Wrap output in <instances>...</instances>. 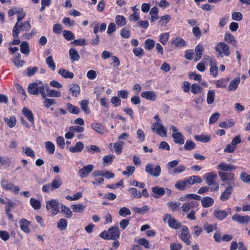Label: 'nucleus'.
I'll return each mask as SVG.
<instances>
[{"label":"nucleus","instance_id":"obj_1","mask_svg":"<svg viewBox=\"0 0 250 250\" xmlns=\"http://www.w3.org/2000/svg\"><path fill=\"white\" fill-rule=\"evenodd\" d=\"M45 84L42 82L40 81L39 83H30L28 86V92L32 95H38L40 93L42 98H45L46 96L45 92Z\"/></svg>","mask_w":250,"mask_h":250},{"label":"nucleus","instance_id":"obj_2","mask_svg":"<svg viewBox=\"0 0 250 250\" xmlns=\"http://www.w3.org/2000/svg\"><path fill=\"white\" fill-rule=\"evenodd\" d=\"M179 161L177 160L169 162L167 165L168 173L169 175L174 176L180 174L186 170V167L184 165L178 166Z\"/></svg>","mask_w":250,"mask_h":250},{"label":"nucleus","instance_id":"obj_3","mask_svg":"<svg viewBox=\"0 0 250 250\" xmlns=\"http://www.w3.org/2000/svg\"><path fill=\"white\" fill-rule=\"evenodd\" d=\"M215 50L217 54V56L219 57L229 56L230 54L229 46L224 42L218 43L215 47Z\"/></svg>","mask_w":250,"mask_h":250},{"label":"nucleus","instance_id":"obj_4","mask_svg":"<svg viewBox=\"0 0 250 250\" xmlns=\"http://www.w3.org/2000/svg\"><path fill=\"white\" fill-rule=\"evenodd\" d=\"M16 30L14 31L15 26L13 28L12 35L14 38L18 37L20 31H27L30 30L31 28V25L29 21H25L24 22L19 21V23L16 27Z\"/></svg>","mask_w":250,"mask_h":250},{"label":"nucleus","instance_id":"obj_5","mask_svg":"<svg viewBox=\"0 0 250 250\" xmlns=\"http://www.w3.org/2000/svg\"><path fill=\"white\" fill-rule=\"evenodd\" d=\"M145 170L149 175L158 177L161 174V168L159 165L154 166L153 164L148 163L146 166Z\"/></svg>","mask_w":250,"mask_h":250},{"label":"nucleus","instance_id":"obj_6","mask_svg":"<svg viewBox=\"0 0 250 250\" xmlns=\"http://www.w3.org/2000/svg\"><path fill=\"white\" fill-rule=\"evenodd\" d=\"M61 204L57 200L52 199L46 202V208L47 210L51 209L52 214L54 216L60 212Z\"/></svg>","mask_w":250,"mask_h":250},{"label":"nucleus","instance_id":"obj_7","mask_svg":"<svg viewBox=\"0 0 250 250\" xmlns=\"http://www.w3.org/2000/svg\"><path fill=\"white\" fill-rule=\"evenodd\" d=\"M218 175L222 182H226L229 186L234 187V174L231 172L219 171Z\"/></svg>","mask_w":250,"mask_h":250},{"label":"nucleus","instance_id":"obj_8","mask_svg":"<svg viewBox=\"0 0 250 250\" xmlns=\"http://www.w3.org/2000/svg\"><path fill=\"white\" fill-rule=\"evenodd\" d=\"M170 130L172 131V137L174 142L179 145L184 144L185 142L184 136L181 132H178L177 128L175 126L171 125Z\"/></svg>","mask_w":250,"mask_h":250},{"label":"nucleus","instance_id":"obj_9","mask_svg":"<svg viewBox=\"0 0 250 250\" xmlns=\"http://www.w3.org/2000/svg\"><path fill=\"white\" fill-rule=\"evenodd\" d=\"M1 185L3 189L6 190H12L14 193H18L20 191L18 186H15L13 183L7 180H1Z\"/></svg>","mask_w":250,"mask_h":250},{"label":"nucleus","instance_id":"obj_10","mask_svg":"<svg viewBox=\"0 0 250 250\" xmlns=\"http://www.w3.org/2000/svg\"><path fill=\"white\" fill-rule=\"evenodd\" d=\"M163 220L167 222L169 227L174 229H178L181 226V223L172 217L170 214H166Z\"/></svg>","mask_w":250,"mask_h":250},{"label":"nucleus","instance_id":"obj_11","mask_svg":"<svg viewBox=\"0 0 250 250\" xmlns=\"http://www.w3.org/2000/svg\"><path fill=\"white\" fill-rule=\"evenodd\" d=\"M152 129L160 136L166 137L167 135V129L162 124L159 123H154L152 125Z\"/></svg>","mask_w":250,"mask_h":250},{"label":"nucleus","instance_id":"obj_12","mask_svg":"<svg viewBox=\"0 0 250 250\" xmlns=\"http://www.w3.org/2000/svg\"><path fill=\"white\" fill-rule=\"evenodd\" d=\"M199 204L196 201H190L184 203L182 207V211L184 212H188L191 210H192L193 208H197Z\"/></svg>","mask_w":250,"mask_h":250},{"label":"nucleus","instance_id":"obj_13","mask_svg":"<svg viewBox=\"0 0 250 250\" xmlns=\"http://www.w3.org/2000/svg\"><path fill=\"white\" fill-rule=\"evenodd\" d=\"M190 237L188 228L187 226H183L181 230L180 238L187 245H189L190 244Z\"/></svg>","mask_w":250,"mask_h":250},{"label":"nucleus","instance_id":"obj_14","mask_svg":"<svg viewBox=\"0 0 250 250\" xmlns=\"http://www.w3.org/2000/svg\"><path fill=\"white\" fill-rule=\"evenodd\" d=\"M142 98L148 100L154 101L157 97L156 92L154 91H147L142 92L141 94Z\"/></svg>","mask_w":250,"mask_h":250},{"label":"nucleus","instance_id":"obj_15","mask_svg":"<svg viewBox=\"0 0 250 250\" xmlns=\"http://www.w3.org/2000/svg\"><path fill=\"white\" fill-rule=\"evenodd\" d=\"M152 196L156 199L160 198L165 194V188L158 186L152 188Z\"/></svg>","mask_w":250,"mask_h":250},{"label":"nucleus","instance_id":"obj_16","mask_svg":"<svg viewBox=\"0 0 250 250\" xmlns=\"http://www.w3.org/2000/svg\"><path fill=\"white\" fill-rule=\"evenodd\" d=\"M233 190V186H228L225 190L221 193L220 199L223 201L228 200Z\"/></svg>","mask_w":250,"mask_h":250},{"label":"nucleus","instance_id":"obj_17","mask_svg":"<svg viewBox=\"0 0 250 250\" xmlns=\"http://www.w3.org/2000/svg\"><path fill=\"white\" fill-rule=\"evenodd\" d=\"M93 168L94 166L93 165H87L84 166L82 169L79 170L80 176L82 178L86 177L93 170Z\"/></svg>","mask_w":250,"mask_h":250},{"label":"nucleus","instance_id":"obj_18","mask_svg":"<svg viewBox=\"0 0 250 250\" xmlns=\"http://www.w3.org/2000/svg\"><path fill=\"white\" fill-rule=\"evenodd\" d=\"M217 168L222 171H224L223 172L231 171L235 170L236 167L231 164L222 162L219 165H218Z\"/></svg>","mask_w":250,"mask_h":250},{"label":"nucleus","instance_id":"obj_19","mask_svg":"<svg viewBox=\"0 0 250 250\" xmlns=\"http://www.w3.org/2000/svg\"><path fill=\"white\" fill-rule=\"evenodd\" d=\"M217 177V174L214 172H208L204 175V178L208 186L213 184L214 182H216L215 180Z\"/></svg>","mask_w":250,"mask_h":250},{"label":"nucleus","instance_id":"obj_20","mask_svg":"<svg viewBox=\"0 0 250 250\" xmlns=\"http://www.w3.org/2000/svg\"><path fill=\"white\" fill-rule=\"evenodd\" d=\"M232 219L241 224H247L250 221V217L248 215L243 216L235 214L232 216Z\"/></svg>","mask_w":250,"mask_h":250},{"label":"nucleus","instance_id":"obj_21","mask_svg":"<svg viewBox=\"0 0 250 250\" xmlns=\"http://www.w3.org/2000/svg\"><path fill=\"white\" fill-rule=\"evenodd\" d=\"M185 180L187 185H192L195 183H201L203 181L202 179L199 176L196 175L188 177Z\"/></svg>","mask_w":250,"mask_h":250},{"label":"nucleus","instance_id":"obj_22","mask_svg":"<svg viewBox=\"0 0 250 250\" xmlns=\"http://www.w3.org/2000/svg\"><path fill=\"white\" fill-rule=\"evenodd\" d=\"M108 230L111 240H117L119 238L120 232L118 227H111L108 229Z\"/></svg>","mask_w":250,"mask_h":250},{"label":"nucleus","instance_id":"obj_23","mask_svg":"<svg viewBox=\"0 0 250 250\" xmlns=\"http://www.w3.org/2000/svg\"><path fill=\"white\" fill-rule=\"evenodd\" d=\"M21 229L25 233H29L30 232L29 229L30 222L25 219L22 218L19 222Z\"/></svg>","mask_w":250,"mask_h":250},{"label":"nucleus","instance_id":"obj_24","mask_svg":"<svg viewBox=\"0 0 250 250\" xmlns=\"http://www.w3.org/2000/svg\"><path fill=\"white\" fill-rule=\"evenodd\" d=\"M204 50V47L202 44L199 43L196 46L194 50L195 53H196V56L194 59V61L195 62H197L201 59Z\"/></svg>","mask_w":250,"mask_h":250},{"label":"nucleus","instance_id":"obj_25","mask_svg":"<svg viewBox=\"0 0 250 250\" xmlns=\"http://www.w3.org/2000/svg\"><path fill=\"white\" fill-rule=\"evenodd\" d=\"M45 91L46 90L47 92V94L46 95L48 97L56 98L61 97V93L60 91L50 89L47 84H45Z\"/></svg>","mask_w":250,"mask_h":250},{"label":"nucleus","instance_id":"obj_26","mask_svg":"<svg viewBox=\"0 0 250 250\" xmlns=\"http://www.w3.org/2000/svg\"><path fill=\"white\" fill-rule=\"evenodd\" d=\"M214 200L210 197L206 196L201 199L202 205L204 208H208L213 205Z\"/></svg>","mask_w":250,"mask_h":250},{"label":"nucleus","instance_id":"obj_27","mask_svg":"<svg viewBox=\"0 0 250 250\" xmlns=\"http://www.w3.org/2000/svg\"><path fill=\"white\" fill-rule=\"evenodd\" d=\"M240 82V79L239 77L234 78L232 80L228 87L229 91H233L237 89L238 85Z\"/></svg>","mask_w":250,"mask_h":250},{"label":"nucleus","instance_id":"obj_28","mask_svg":"<svg viewBox=\"0 0 250 250\" xmlns=\"http://www.w3.org/2000/svg\"><path fill=\"white\" fill-rule=\"evenodd\" d=\"M16 11L19 12L18 13H16L17 14V21L15 25V29L14 30L16 29V26H18L19 23V21H21L25 17V13H24L23 9L22 8L16 7Z\"/></svg>","mask_w":250,"mask_h":250},{"label":"nucleus","instance_id":"obj_29","mask_svg":"<svg viewBox=\"0 0 250 250\" xmlns=\"http://www.w3.org/2000/svg\"><path fill=\"white\" fill-rule=\"evenodd\" d=\"M22 111L23 115L27 118L28 120L32 124H34V116L32 111L26 107H23Z\"/></svg>","mask_w":250,"mask_h":250},{"label":"nucleus","instance_id":"obj_30","mask_svg":"<svg viewBox=\"0 0 250 250\" xmlns=\"http://www.w3.org/2000/svg\"><path fill=\"white\" fill-rule=\"evenodd\" d=\"M159 10L157 7L154 6L150 11L149 14L151 16L150 19L151 22H154L158 19Z\"/></svg>","mask_w":250,"mask_h":250},{"label":"nucleus","instance_id":"obj_31","mask_svg":"<svg viewBox=\"0 0 250 250\" xmlns=\"http://www.w3.org/2000/svg\"><path fill=\"white\" fill-rule=\"evenodd\" d=\"M171 44L176 47H183L186 45V42L180 37H177L171 41Z\"/></svg>","mask_w":250,"mask_h":250},{"label":"nucleus","instance_id":"obj_32","mask_svg":"<svg viewBox=\"0 0 250 250\" xmlns=\"http://www.w3.org/2000/svg\"><path fill=\"white\" fill-rule=\"evenodd\" d=\"M3 121L10 128L14 127L17 123L16 117L14 116H10L9 118L5 117L3 118Z\"/></svg>","mask_w":250,"mask_h":250},{"label":"nucleus","instance_id":"obj_33","mask_svg":"<svg viewBox=\"0 0 250 250\" xmlns=\"http://www.w3.org/2000/svg\"><path fill=\"white\" fill-rule=\"evenodd\" d=\"M194 138L196 141L202 143H208L210 140V136L204 134L195 135Z\"/></svg>","mask_w":250,"mask_h":250},{"label":"nucleus","instance_id":"obj_34","mask_svg":"<svg viewBox=\"0 0 250 250\" xmlns=\"http://www.w3.org/2000/svg\"><path fill=\"white\" fill-rule=\"evenodd\" d=\"M228 213L227 211L223 210H215L214 215L215 217L219 220H222L228 216Z\"/></svg>","mask_w":250,"mask_h":250},{"label":"nucleus","instance_id":"obj_35","mask_svg":"<svg viewBox=\"0 0 250 250\" xmlns=\"http://www.w3.org/2000/svg\"><path fill=\"white\" fill-rule=\"evenodd\" d=\"M58 73L64 78L72 79L74 77V74L72 72H70L62 68L59 70Z\"/></svg>","mask_w":250,"mask_h":250},{"label":"nucleus","instance_id":"obj_36","mask_svg":"<svg viewBox=\"0 0 250 250\" xmlns=\"http://www.w3.org/2000/svg\"><path fill=\"white\" fill-rule=\"evenodd\" d=\"M21 55L20 53H17L15 57L13 59L12 62L17 67L22 66L25 62L23 60H20Z\"/></svg>","mask_w":250,"mask_h":250},{"label":"nucleus","instance_id":"obj_37","mask_svg":"<svg viewBox=\"0 0 250 250\" xmlns=\"http://www.w3.org/2000/svg\"><path fill=\"white\" fill-rule=\"evenodd\" d=\"M115 21L118 26L122 27L126 23L125 18L122 15H117L115 17Z\"/></svg>","mask_w":250,"mask_h":250},{"label":"nucleus","instance_id":"obj_38","mask_svg":"<svg viewBox=\"0 0 250 250\" xmlns=\"http://www.w3.org/2000/svg\"><path fill=\"white\" fill-rule=\"evenodd\" d=\"M22 152L27 156L30 157L33 159L35 158L36 157L34 151L29 147H23Z\"/></svg>","mask_w":250,"mask_h":250},{"label":"nucleus","instance_id":"obj_39","mask_svg":"<svg viewBox=\"0 0 250 250\" xmlns=\"http://www.w3.org/2000/svg\"><path fill=\"white\" fill-rule=\"evenodd\" d=\"M125 143L123 141H119L113 144L115 152L117 154H120L122 152L123 146Z\"/></svg>","mask_w":250,"mask_h":250},{"label":"nucleus","instance_id":"obj_40","mask_svg":"<svg viewBox=\"0 0 250 250\" xmlns=\"http://www.w3.org/2000/svg\"><path fill=\"white\" fill-rule=\"evenodd\" d=\"M92 128L96 132L100 134H104L106 132V130L104 126L100 124H92L91 125Z\"/></svg>","mask_w":250,"mask_h":250},{"label":"nucleus","instance_id":"obj_41","mask_svg":"<svg viewBox=\"0 0 250 250\" xmlns=\"http://www.w3.org/2000/svg\"><path fill=\"white\" fill-rule=\"evenodd\" d=\"M45 147L46 151L49 154H53L55 152V145L50 141H47L45 143Z\"/></svg>","mask_w":250,"mask_h":250},{"label":"nucleus","instance_id":"obj_42","mask_svg":"<svg viewBox=\"0 0 250 250\" xmlns=\"http://www.w3.org/2000/svg\"><path fill=\"white\" fill-rule=\"evenodd\" d=\"M30 204L31 207L36 210L41 208V204L40 201L34 198H31L30 199Z\"/></svg>","mask_w":250,"mask_h":250},{"label":"nucleus","instance_id":"obj_43","mask_svg":"<svg viewBox=\"0 0 250 250\" xmlns=\"http://www.w3.org/2000/svg\"><path fill=\"white\" fill-rule=\"evenodd\" d=\"M50 185L51 190L53 191L55 189L59 188L62 185V180L60 178H55Z\"/></svg>","mask_w":250,"mask_h":250},{"label":"nucleus","instance_id":"obj_44","mask_svg":"<svg viewBox=\"0 0 250 250\" xmlns=\"http://www.w3.org/2000/svg\"><path fill=\"white\" fill-rule=\"evenodd\" d=\"M235 122L233 119H230L228 122H222L219 123V126L222 128H229L234 125Z\"/></svg>","mask_w":250,"mask_h":250},{"label":"nucleus","instance_id":"obj_45","mask_svg":"<svg viewBox=\"0 0 250 250\" xmlns=\"http://www.w3.org/2000/svg\"><path fill=\"white\" fill-rule=\"evenodd\" d=\"M88 101L86 100H82L80 103L81 108L86 114H89L90 113V110L88 106Z\"/></svg>","mask_w":250,"mask_h":250},{"label":"nucleus","instance_id":"obj_46","mask_svg":"<svg viewBox=\"0 0 250 250\" xmlns=\"http://www.w3.org/2000/svg\"><path fill=\"white\" fill-rule=\"evenodd\" d=\"M149 209V207L147 205L144 206L142 208L134 207L132 210L138 213L144 214L146 213Z\"/></svg>","mask_w":250,"mask_h":250},{"label":"nucleus","instance_id":"obj_47","mask_svg":"<svg viewBox=\"0 0 250 250\" xmlns=\"http://www.w3.org/2000/svg\"><path fill=\"white\" fill-rule=\"evenodd\" d=\"M46 64L48 67L52 71L55 70L56 65L53 61V57L52 56H48L45 60Z\"/></svg>","mask_w":250,"mask_h":250},{"label":"nucleus","instance_id":"obj_48","mask_svg":"<svg viewBox=\"0 0 250 250\" xmlns=\"http://www.w3.org/2000/svg\"><path fill=\"white\" fill-rule=\"evenodd\" d=\"M215 92L213 90H208L207 93V102L208 104H212L214 101Z\"/></svg>","mask_w":250,"mask_h":250},{"label":"nucleus","instance_id":"obj_49","mask_svg":"<svg viewBox=\"0 0 250 250\" xmlns=\"http://www.w3.org/2000/svg\"><path fill=\"white\" fill-rule=\"evenodd\" d=\"M21 52L22 54H28L29 53V46L26 42H22L20 44Z\"/></svg>","mask_w":250,"mask_h":250},{"label":"nucleus","instance_id":"obj_50","mask_svg":"<svg viewBox=\"0 0 250 250\" xmlns=\"http://www.w3.org/2000/svg\"><path fill=\"white\" fill-rule=\"evenodd\" d=\"M78 132V126H71L69 128V131L65 134V137L66 139H72L74 134V132Z\"/></svg>","mask_w":250,"mask_h":250},{"label":"nucleus","instance_id":"obj_51","mask_svg":"<svg viewBox=\"0 0 250 250\" xmlns=\"http://www.w3.org/2000/svg\"><path fill=\"white\" fill-rule=\"evenodd\" d=\"M155 42L153 40L148 39L145 41V47L146 49L150 50L155 46Z\"/></svg>","mask_w":250,"mask_h":250},{"label":"nucleus","instance_id":"obj_52","mask_svg":"<svg viewBox=\"0 0 250 250\" xmlns=\"http://www.w3.org/2000/svg\"><path fill=\"white\" fill-rule=\"evenodd\" d=\"M67 226V222L65 219L61 218L57 223V227L60 230H64Z\"/></svg>","mask_w":250,"mask_h":250},{"label":"nucleus","instance_id":"obj_53","mask_svg":"<svg viewBox=\"0 0 250 250\" xmlns=\"http://www.w3.org/2000/svg\"><path fill=\"white\" fill-rule=\"evenodd\" d=\"M69 54L72 62L78 60V52L75 49L73 48L70 49Z\"/></svg>","mask_w":250,"mask_h":250},{"label":"nucleus","instance_id":"obj_54","mask_svg":"<svg viewBox=\"0 0 250 250\" xmlns=\"http://www.w3.org/2000/svg\"><path fill=\"white\" fill-rule=\"evenodd\" d=\"M114 158L115 156L113 154H110L104 156L103 159L104 165L107 166L110 165L113 162Z\"/></svg>","mask_w":250,"mask_h":250},{"label":"nucleus","instance_id":"obj_55","mask_svg":"<svg viewBox=\"0 0 250 250\" xmlns=\"http://www.w3.org/2000/svg\"><path fill=\"white\" fill-rule=\"evenodd\" d=\"M128 191L131 193L133 198H140L142 197V193L137 190L135 188H129Z\"/></svg>","mask_w":250,"mask_h":250},{"label":"nucleus","instance_id":"obj_56","mask_svg":"<svg viewBox=\"0 0 250 250\" xmlns=\"http://www.w3.org/2000/svg\"><path fill=\"white\" fill-rule=\"evenodd\" d=\"M61 208H62L61 212L66 215L67 218H70L72 215V212L70 209L63 205L62 204H61Z\"/></svg>","mask_w":250,"mask_h":250},{"label":"nucleus","instance_id":"obj_57","mask_svg":"<svg viewBox=\"0 0 250 250\" xmlns=\"http://www.w3.org/2000/svg\"><path fill=\"white\" fill-rule=\"evenodd\" d=\"M119 214L120 216L125 217L127 215H130L131 212L128 208L126 207H123L120 209Z\"/></svg>","mask_w":250,"mask_h":250},{"label":"nucleus","instance_id":"obj_58","mask_svg":"<svg viewBox=\"0 0 250 250\" xmlns=\"http://www.w3.org/2000/svg\"><path fill=\"white\" fill-rule=\"evenodd\" d=\"M195 144L190 140L186 141L184 145V148L186 150H191L195 148Z\"/></svg>","mask_w":250,"mask_h":250},{"label":"nucleus","instance_id":"obj_59","mask_svg":"<svg viewBox=\"0 0 250 250\" xmlns=\"http://www.w3.org/2000/svg\"><path fill=\"white\" fill-rule=\"evenodd\" d=\"M187 185L186 184L185 180H179L175 185V188L179 190H184L186 188Z\"/></svg>","mask_w":250,"mask_h":250},{"label":"nucleus","instance_id":"obj_60","mask_svg":"<svg viewBox=\"0 0 250 250\" xmlns=\"http://www.w3.org/2000/svg\"><path fill=\"white\" fill-rule=\"evenodd\" d=\"M170 20V17L168 15H166L160 17L159 23L162 26H166Z\"/></svg>","mask_w":250,"mask_h":250},{"label":"nucleus","instance_id":"obj_61","mask_svg":"<svg viewBox=\"0 0 250 250\" xmlns=\"http://www.w3.org/2000/svg\"><path fill=\"white\" fill-rule=\"evenodd\" d=\"M135 170V167L134 166H127L126 167L125 170L123 171L122 174L124 175H127L128 176H131Z\"/></svg>","mask_w":250,"mask_h":250},{"label":"nucleus","instance_id":"obj_62","mask_svg":"<svg viewBox=\"0 0 250 250\" xmlns=\"http://www.w3.org/2000/svg\"><path fill=\"white\" fill-rule=\"evenodd\" d=\"M203 88L196 83L192 84L191 85V92L194 94H197L202 91Z\"/></svg>","mask_w":250,"mask_h":250},{"label":"nucleus","instance_id":"obj_63","mask_svg":"<svg viewBox=\"0 0 250 250\" xmlns=\"http://www.w3.org/2000/svg\"><path fill=\"white\" fill-rule=\"evenodd\" d=\"M169 39V33H164L163 34H161L160 35V42L161 43L165 45Z\"/></svg>","mask_w":250,"mask_h":250},{"label":"nucleus","instance_id":"obj_64","mask_svg":"<svg viewBox=\"0 0 250 250\" xmlns=\"http://www.w3.org/2000/svg\"><path fill=\"white\" fill-rule=\"evenodd\" d=\"M240 178L243 182L250 184V175L242 172L240 174Z\"/></svg>","mask_w":250,"mask_h":250}]
</instances>
